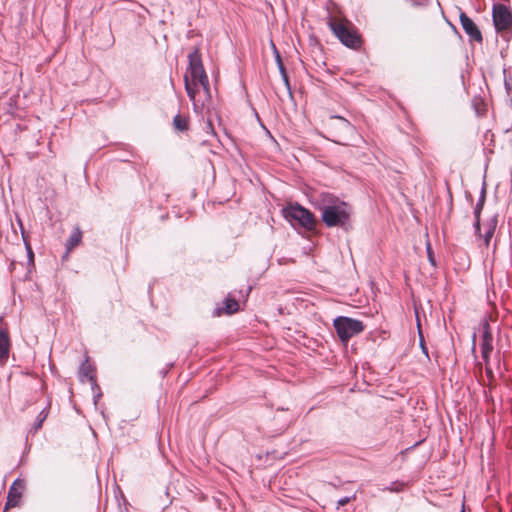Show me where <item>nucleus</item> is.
Here are the masks:
<instances>
[{
	"label": "nucleus",
	"instance_id": "f257e3e1",
	"mask_svg": "<svg viewBox=\"0 0 512 512\" xmlns=\"http://www.w3.org/2000/svg\"><path fill=\"white\" fill-rule=\"evenodd\" d=\"M189 65L184 76L185 90L195 113H203L205 101L211 100L210 84L198 48L188 55Z\"/></svg>",
	"mask_w": 512,
	"mask_h": 512
},
{
	"label": "nucleus",
	"instance_id": "f03ea898",
	"mask_svg": "<svg viewBox=\"0 0 512 512\" xmlns=\"http://www.w3.org/2000/svg\"><path fill=\"white\" fill-rule=\"evenodd\" d=\"M315 208L321 212V220L326 227L347 229L353 214L352 206L331 193H321Z\"/></svg>",
	"mask_w": 512,
	"mask_h": 512
},
{
	"label": "nucleus",
	"instance_id": "7ed1b4c3",
	"mask_svg": "<svg viewBox=\"0 0 512 512\" xmlns=\"http://www.w3.org/2000/svg\"><path fill=\"white\" fill-rule=\"evenodd\" d=\"M328 26L336 38L346 47L354 50L361 47V36L348 20L331 17L328 20Z\"/></svg>",
	"mask_w": 512,
	"mask_h": 512
},
{
	"label": "nucleus",
	"instance_id": "20e7f679",
	"mask_svg": "<svg viewBox=\"0 0 512 512\" xmlns=\"http://www.w3.org/2000/svg\"><path fill=\"white\" fill-rule=\"evenodd\" d=\"M283 217L294 227L313 231L316 227L314 214L298 203L288 204L282 209Z\"/></svg>",
	"mask_w": 512,
	"mask_h": 512
},
{
	"label": "nucleus",
	"instance_id": "39448f33",
	"mask_svg": "<svg viewBox=\"0 0 512 512\" xmlns=\"http://www.w3.org/2000/svg\"><path fill=\"white\" fill-rule=\"evenodd\" d=\"M333 326L341 342L346 343L364 330V324L360 320L350 317L338 316L333 321Z\"/></svg>",
	"mask_w": 512,
	"mask_h": 512
},
{
	"label": "nucleus",
	"instance_id": "423d86ee",
	"mask_svg": "<svg viewBox=\"0 0 512 512\" xmlns=\"http://www.w3.org/2000/svg\"><path fill=\"white\" fill-rule=\"evenodd\" d=\"M492 17L497 31L507 30L512 25V14L504 4L497 3L493 5Z\"/></svg>",
	"mask_w": 512,
	"mask_h": 512
},
{
	"label": "nucleus",
	"instance_id": "0eeeda50",
	"mask_svg": "<svg viewBox=\"0 0 512 512\" xmlns=\"http://www.w3.org/2000/svg\"><path fill=\"white\" fill-rule=\"evenodd\" d=\"M25 489V482L21 479H16L9 488L7 495V502L5 504V511L16 507L20 504L23 491Z\"/></svg>",
	"mask_w": 512,
	"mask_h": 512
},
{
	"label": "nucleus",
	"instance_id": "6e6552de",
	"mask_svg": "<svg viewBox=\"0 0 512 512\" xmlns=\"http://www.w3.org/2000/svg\"><path fill=\"white\" fill-rule=\"evenodd\" d=\"M460 23L465 33L470 37V40L477 41L479 43L482 42L483 37L479 28L464 12L460 14Z\"/></svg>",
	"mask_w": 512,
	"mask_h": 512
},
{
	"label": "nucleus",
	"instance_id": "1a4fd4ad",
	"mask_svg": "<svg viewBox=\"0 0 512 512\" xmlns=\"http://www.w3.org/2000/svg\"><path fill=\"white\" fill-rule=\"evenodd\" d=\"M79 377L82 382L85 380L91 382L92 389H99L96 382L95 367L89 362L88 357L85 358L79 367Z\"/></svg>",
	"mask_w": 512,
	"mask_h": 512
},
{
	"label": "nucleus",
	"instance_id": "9d476101",
	"mask_svg": "<svg viewBox=\"0 0 512 512\" xmlns=\"http://www.w3.org/2000/svg\"><path fill=\"white\" fill-rule=\"evenodd\" d=\"M493 351V336L489 330V325L485 324L483 327L482 341H481V354L483 360L488 363L490 354Z\"/></svg>",
	"mask_w": 512,
	"mask_h": 512
},
{
	"label": "nucleus",
	"instance_id": "9b49d317",
	"mask_svg": "<svg viewBox=\"0 0 512 512\" xmlns=\"http://www.w3.org/2000/svg\"><path fill=\"white\" fill-rule=\"evenodd\" d=\"M11 349L10 337L7 330L0 328V364L8 361Z\"/></svg>",
	"mask_w": 512,
	"mask_h": 512
},
{
	"label": "nucleus",
	"instance_id": "f8f14e48",
	"mask_svg": "<svg viewBox=\"0 0 512 512\" xmlns=\"http://www.w3.org/2000/svg\"><path fill=\"white\" fill-rule=\"evenodd\" d=\"M485 198H486V190H485V187H483L481 190L480 197H479V199L476 203V206L474 208V216H475L474 228H475L476 235H479V236H482L481 235V225H480V215H481V211L484 207Z\"/></svg>",
	"mask_w": 512,
	"mask_h": 512
},
{
	"label": "nucleus",
	"instance_id": "ddd939ff",
	"mask_svg": "<svg viewBox=\"0 0 512 512\" xmlns=\"http://www.w3.org/2000/svg\"><path fill=\"white\" fill-rule=\"evenodd\" d=\"M497 222H498L497 216H493L490 219H488L483 225V227H484L483 238H484V244L486 247L489 246L490 240L495 233V230L497 227Z\"/></svg>",
	"mask_w": 512,
	"mask_h": 512
},
{
	"label": "nucleus",
	"instance_id": "4468645a",
	"mask_svg": "<svg viewBox=\"0 0 512 512\" xmlns=\"http://www.w3.org/2000/svg\"><path fill=\"white\" fill-rule=\"evenodd\" d=\"M81 240H82V231L80 230L79 227H76V228H74L71 235L69 236V238L66 241L65 246H66L67 251L70 252L75 247H77L80 244Z\"/></svg>",
	"mask_w": 512,
	"mask_h": 512
},
{
	"label": "nucleus",
	"instance_id": "2eb2a0df",
	"mask_svg": "<svg viewBox=\"0 0 512 512\" xmlns=\"http://www.w3.org/2000/svg\"><path fill=\"white\" fill-rule=\"evenodd\" d=\"M205 102H206V106L204 108L203 113H198V114L201 115L203 118L206 116L207 119L205 122V129L207 130V132L211 133L212 135H216L215 131H214V127H213L212 118H211V111H210L211 100L205 101Z\"/></svg>",
	"mask_w": 512,
	"mask_h": 512
},
{
	"label": "nucleus",
	"instance_id": "dca6fc26",
	"mask_svg": "<svg viewBox=\"0 0 512 512\" xmlns=\"http://www.w3.org/2000/svg\"><path fill=\"white\" fill-rule=\"evenodd\" d=\"M173 125L175 127L176 130L178 131H186L188 130V119L186 117H183L179 114H177L174 118H173Z\"/></svg>",
	"mask_w": 512,
	"mask_h": 512
},
{
	"label": "nucleus",
	"instance_id": "f3484780",
	"mask_svg": "<svg viewBox=\"0 0 512 512\" xmlns=\"http://www.w3.org/2000/svg\"><path fill=\"white\" fill-rule=\"evenodd\" d=\"M48 413H49V412H48V410H47L46 408H44V409H43V410L38 414V416L36 417V420H35V422H34V424H33V430H34L35 432H36V431H38V430L42 427V425H43L44 421H45V420L47 419V417H48Z\"/></svg>",
	"mask_w": 512,
	"mask_h": 512
},
{
	"label": "nucleus",
	"instance_id": "a211bd4d",
	"mask_svg": "<svg viewBox=\"0 0 512 512\" xmlns=\"http://www.w3.org/2000/svg\"><path fill=\"white\" fill-rule=\"evenodd\" d=\"M238 309H239V304L235 299L229 298V297L225 299V312L227 314H233V313L237 312Z\"/></svg>",
	"mask_w": 512,
	"mask_h": 512
},
{
	"label": "nucleus",
	"instance_id": "6ab92c4d",
	"mask_svg": "<svg viewBox=\"0 0 512 512\" xmlns=\"http://www.w3.org/2000/svg\"><path fill=\"white\" fill-rule=\"evenodd\" d=\"M405 488V484L403 482H393L390 487L387 489L391 492H400Z\"/></svg>",
	"mask_w": 512,
	"mask_h": 512
},
{
	"label": "nucleus",
	"instance_id": "aec40b11",
	"mask_svg": "<svg viewBox=\"0 0 512 512\" xmlns=\"http://www.w3.org/2000/svg\"><path fill=\"white\" fill-rule=\"evenodd\" d=\"M279 68V71L282 75V78H283V81L285 83V85L289 88V79H288V76H287V73H286V69L283 65V63H280V66H278Z\"/></svg>",
	"mask_w": 512,
	"mask_h": 512
},
{
	"label": "nucleus",
	"instance_id": "412c9836",
	"mask_svg": "<svg viewBox=\"0 0 512 512\" xmlns=\"http://www.w3.org/2000/svg\"><path fill=\"white\" fill-rule=\"evenodd\" d=\"M352 499H355V495L349 497V496H345V497H342L338 500L337 502V506L340 507V506H345L346 504H348Z\"/></svg>",
	"mask_w": 512,
	"mask_h": 512
},
{
	"label": "nucleus",
	"instance_id": "4be33fe9",
	"mask_svg": "<svg viewBox=\"0 0 512 512\" xmlns=\"http://www.w3.org/2000/svg\"><path fill=\"white\" fill-rule=\"evenodd\" d=\"M94 391V395H93V402H94V405L95 407H97V404H98V401L100 399V397L102 396L101 392H100V388L99 389H93Z\"/></svg>",
	"mask_w": 512,
	"mask_h": 512
},
{
	"label": "nucleus",
	"instance_id": "5701e85b",
	"mask_svg": "<svg viewBox=\"0 0 512 512\" xmlns=\"http://www.w3.org/2000/svg\"><path fill=\"white\" fill-rule=\"evenodd\" d=\"M23 239H24V242H25V246H26V249H27V253H28L29 259L32 260L33 259L32 248H31L30 244L26 241L24 236H23Z\"/></svg>",
	"mask_w": 512,
	"mask_h": 512
},
{
	"label": "nucleus",
	"instance_id": "b1692460",
	"mask_svg": "<svg viewBox=\"0 0 512 512\" xmlns=\"http://www.w3.org/2000/svg\"><path fill=\"white\" fill-rule=\"evenodd\" d=\"M427 254H428V258H429V261L431 262V264L435 265V261H434L433 255H432V250H431L430 244L427 245Z\"/></svg>",
	"mask_w": 512,
	"mask_h": 512
},
{
	"label": "nucleus",
	"instance_id": "393cba45",
	"mask_svg": "<svg viewBox=\"0 0 512 512\" xmlns=\"http://www.w3.org/2000/svg\"><path fill=\"white\" fill-rule=\"evenodd\" d=\"M275 54H276V61H277V64L278 66H280V63H282V60H281V57H280V54L277 50H275Z\"/></svg>",
	"mask_w": 512,
	"mask_h": 512
},
{
	"label": "nucleus",
	"instance_id": "a878e982",
	"mask_svg": "<svg viewBox=\"0 0 512 512\" xmlns=\"http://www.w3.org/2000/svg\"><path fill=\"white\" fill-rule=\"evenodd\" d=\"M275 54H276V61H277V64L278 66H280V63H282V60H281V57H280V54L277 50H275Z\"/></svg>",
	"mask_w": 512,
	"mask_h": 512
},
{
	"label": "nucleus",
	"instance_id": "bb28decb",
	"mask_svg": "<svg viewBox=\"0 0 512 512\" xmlns=\"http://www.w3.org/2000/svg\"><path fill=\"white\" fill-rule=\"evenodd\" d=\"M333 117H334V118H337V119L342 120L346 125H349V124H350V123H349V121H347L346 119H344V118H343V117H341V116H333Z\"/></svg>",
	"mask_w": 512,
	"mask_h": 512
},
{
	"label": "nucleus",
	"instance_id": "cd10ccee",
	"mask_svg": "<svg viewBox=\"0 0 512 512\" xmlns=\"http://www.w3.org/2000/svg\"><path fill=\"white\" fill-rule=\"evenodd\" d=\"M486 373L488 376L492 377L493 376V373H492V370L490 368H486Z\"/></svg>",
	"mask_w": 512,
	"mask_h": 512
},
{
	"label": "nucleus",
	"instance_id": "c85d7f7f",
	"mask_svg": "<svg viewBox=\"0 0 512 512\" xmlns=\"http://www.w3.org/2000/svg\"><path fill=\"white\" fill-rule=\"evenodd\" d=\"M505 86H506L507 89H510V84H508L506 79H505Z\"/></svg>",
	"mask_w": 512,
	"mask_h": 512
}]
</instances>
